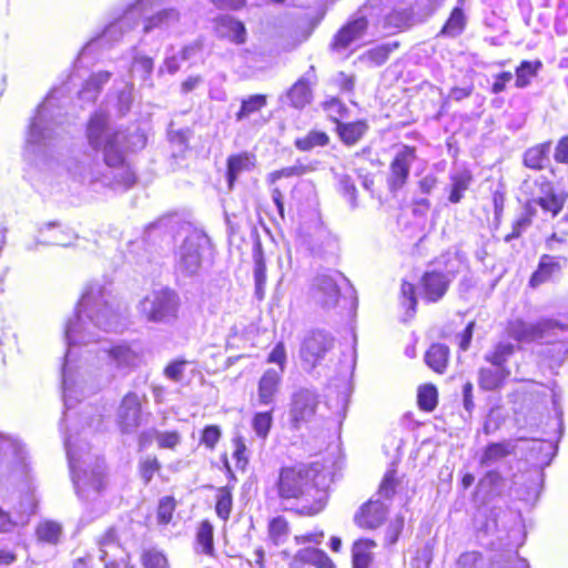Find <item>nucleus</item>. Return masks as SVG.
I'll return each instance as SVG.
<instances>
[{
  "instance_id": "nucleus-1",
  "label": "nucleus",
  "mask_w": 568,
  "mask_h": 568,
  "mask_svg": "<svg viewBox=\"0 0 568 568\" xmlns=\"http://www.w3.org/2000/svg\"><path fill=\"white\" fill-rule=\"evenodd\" d=\"M273 489L281 503L300 505L294 513L314 517L322 513L329 499V476L321 462H297L277 469Z\"/></svg>"
},
{
  "instance_id": "nucleus-2",
  "label": "nucleus",
  "mask_w": 568,
  "mask_h": 568,
  "mask_svg": "<svg viewBox=\"0 0 568 568\" xmlns=\"http://www.w3.org/2000/svg\"><path fill=\"white\" fill-rule=\"evenodd\" d=\"M453 278L439 270H426L419 277L417 286L403 280L400 283V301L406 311L415 314L417 311V287L420 298L427 304L440 302L448 293Z\"/></svg>"
},
{
  "instance_id": "nucleus-3",
  "label": "nucleus",
  "mask_w": 568,
  "mask_h": 568,
  "mask_svg": "<svg viewBox=\"0 0 568 568\" xmlns=\"http://www.w3.org/2000/svg\"><path fill=\"white\" fill-rule=\"evenodd\" d=\"M505 333L508 338L518 343H531L548 338V343H565L557 338L558 334H568V314L559 318H542L536 323H527L521 318L510 320L506 323Z\"/></svg>"
},
{
  "instance_id": "nucleus-4",
  "label": "nucleus",
  "mask_w": 568,
  "mask_h": 568,
  "mask_svg": "<svg viewBox=\"0 0 568 568\" xmlns=\"http://www.w3.org/2000/svg\"><path fill=\"white\" fill-rule=\"evenodd\" d=\"M142 305L143 314L149 322L168 323L178 318L181 300L173 288L162 287L146 295Z\"/></svg>"
},
{
  "instance_id": "nucleus-5",
  "label": "nucleus",
  "mask_w": 568,
  "mask_h": 568,
  "mask_svg": "<svg viewBox=\"0 0 568 568\" xmlns=\"http://www.w3.org/2000/svg\"><path fill=\"white\" fill-rule=\"evenodd\" d=\"M418 159L415 145L403 144L389 161L386 186L389 193L396 194L405 187L409 180L410 169Z\"/></svg>"
},
{
  "instance_id": "nucleus-6",
  "label": "nucleus",
  "mask_w": 568,
  "mask_h": 568,
  "mask_svg": "<svg viewBox=\"0 0 568 568\" xmlns=\"http://www.w3.org/2000/svg\"><path fill=\"white\" fill-rule=\"evenodd\" d=\"M389 514V506L381 498L372 496L364 501L353 515L354 525L364 531L381 528Z\"/></svg>"
},
{
  "instance_id": "nucleus-7",
  "label": "nucleus",
  "mask_w": 568,
  "mask_h": 568,
  "mask_svg": "<svg viewBox=\"0 0 568 568\" xmlns=\"http://www.w3.org/2000/svg\"><path fill=\"white\" fill-rule=\"evenodd\" d=\"M220 459L222 462V468L229 480V484L215 489L214 510L219 519H221L223 523H227L233 511V493L235 488L234 484L237 481V478L234 469L231 466L227 454H221Z\"/></svg>"
},
{
  "instance_id": "nucleus-8",
  "label": "nucleus",
  "mask_w": 568,
  "mask_h": 568,
  "mask_svg": "<svg viewBox=\"0 0 568 568\" xmlns=\"http://www.w3.org/2000/svg\"><path fill=\"white\" fill-rule=\"evenodd\" d=\"M344 276L337 271L320 274L314 278L312 293L321 306L333 307L338 304L342 296L339 286Z\"/></svg>"
},
{
  "instance_id": "nucleus-9",
  "label": "nucleus",
  "mask_w": 568,
  "mask_h": 568,
  "mask_svg": "<svg viewBox=\"0 0 568 568\" xmlns=\"http://www.w3.org/2000/svg\"><path fill=\"white\" fill-rule=\"evenodd\" d=\"M143 402L135 392H128L120 400L116 424L123 434L138 428L142 422Z\"/></svg>"
},
{
  "instance_id": "nucleus-10",
  "label": "nucleus",
  "mask_w": 568,
  "mask_h": 568,
  "mask_svg": "<svg viewBox=\"0 0 568 568\" xmlns=\"http://www.w3.org/2000/svg\"><path fill=\"white\" fill-rule=\"evenodd\" d=\"M318 400L316 395L307 390H298L292 396L290 409V424L294 429H300L310 423L317 409Z\"/></svg>"
},
{
  "instance_id": "nucleus-11",
  "label": "nucleus",
  "mask_w": 568,
  "mask_h": 568,
  "mask_svg": "<svg viewBox=\"0 0 568 568\" xmlns=\"http://www.w3.org/2000/svg\"><path fill=\"white\" fill-rule=\"evenodd\" d=\"M368 26V19L364 16L347 20L333 36L329 49L334 52L346 50L367 33Z\"/></svg>"
},
{
  "instance_id": "nucleus-12",
  "label": "nucleus",
  "mask_w": 568,
  "mask_h": 568,
  "mask_svg": "<svg viewBox=\"0 0 568 568\" xmlns=\"http://www.w3.org/2000/svg\"><path fill=\"white\" fill-rule=\"evenodd\" d=\"M334 339L322 331L311 332L303 341L301 356L304 361L316 365L333 348Z\"/></svg>"
},
{
  "instance_id": "nucleus-13",
  "label": "nucleus",
  "mask_w": 568,
  "mask_h": 568,
  "mask_svg": "<svg viewBox=\"0 0 568 568\" xmlns=\"http://www.w3.org/2000/svg\"><path fill=\"white\" fill-rule=\"evenodd\" d=\"M316 78L300 77L286 91L285 99L290 108L302 111L308 108L315 99L314 87Z\"/></svg>"
},
{
  "instance_id": "nucleus-14",
  "label": "nucleus",
  "mask_w": 568,
  "mask_h": 568,
  "mask_svg": "<svg viewBox=\"0 0 568 568\" xmlns=\"http://www.w3.org/2000/svg\"><path fill=\"white\" fill-rule=\"evenodd\" d=\"M377 541L367 536L355 538L349 547L351 568H374Z\"/></svg>"
},
{
  "instance_id": "nucleus-15",
  "label": "nucleus",
  "mask_w": 568,
  "mask_h": 568,
  "mask_svg": "<svg viewBox=\"0 0 568 568\" xmlns=\"http://www.w3.org/2000/svg\"><path fill=\"white\" fill-rule=\"evenodd\" d=\"M335 124V133L341 143L347 148L358 144L369 131V124L366 119H357L354 121H339L338 116L332 118Z\"/></svg>"
},
{
  "instance_id": "nucleus-16",
  "label": "nucleus",
  "mask_w": 568,
  "mask_h": 568,
  "mask_svg": "<svg viewBox=\"0 0 568 568\" xmlns=\"http://www.w3.org/2000/svg\"><path fill=\"white\" fill-rule=\"evenodd\" d=\"M283 375L280 371L267 368L257 381V403L261 406L273 405L281 393Z\"/></svg>"
},
{
  "instance_id": "nucleus-17",
  "label": "nucleus",
  "mask_w": 568,
  "mask_h": 568,
  "mask_svg": "<svg viewBox=\"0 0 568 568\" xmlns=\"http://www.w3.org/2000/svg\"><path fill=\"white\" fill-rule=\"evenodd\" d=\"M305 566L337 568L335 561L323 549L316 547L298 549L288 564V568H304Z\"/></svg>"
},
{
  "instance_id": "nucleus-18",
  "label": "nucleus",
  "mask_w": 568,
  "mask_h": 568,
  "mask_svg": "<svg viewBox=\"0 0 568 568\" xmlns=\"http://www.w3.org/2000/svg\"><path fill=\"white\" fill-rule=\"evenodd\" d=\"M567 261L565 256L542 254L537 268L529 278V285L535 288L550 281L555 275L560 273L561 268L567 264Z\"/></svg>"
},
{
  "instance_id": "nucleus-19",
  "label": "nucleus",
  "mask_w": 568,
  "mask_h": 568,
  "mask_svg": "<svg viewBox=\"0 0 568 568\" xmlns=\"http://www.w3.org/2000/svg\"><path fill=\"white\" fill-rule=\"evenodd\" d=\"M256 166V158L253 153L243 151L230 154L226 159L225 176L227 189L233 190L239 176L244 172H250Z\"/></svg>"
},
{
  "instance_id": "nucleus-20",
  "label": "nucleus",
  "mask_w": 568,
  "mask_h": 568,
  "mask_svg": "<svg viewBox=\"0 0 568 568\" xmlns=\"http://www.w3.org/2000/svg\"><path fill=\"white\" fill-rule=\"evenodd\" d=\"M511 375L510 368L481 366L478 369V386L486 392L501 389Z\"/></svg>"
},
{
  "instance_id": "nucleus-21",
  "label": "nucleus",
  "mask_w": 568,
  "mask_h": 568,
  "mask_svg": "<svg viewBox=\"0 0 568 568\" xmlns=\"http://www.w3.org/2000/svg\"><path fill=\"white\" fill-rule=\"evenodd\" d=\"M424 362L434 373L443 375L450 362V349L443 343H433L425 351Z\"/></svg>"
},
{
  "instance_id": "nucleus-22",
  "label": "nucleus",
  "mask_w": 568,
  "mask_h": 568,
  "mask_svg": "<svg viewBox=\"0 0 568 568\" xmlns=\"http://www.w3.org/2000/svg\"><path fill=\"white\" fill-rule=\"evenodd\" d=\"M551 141L529 146L523 154V164L534 171H542L549 164Z\"/></svg>"
},
{
  "instance_id": "nucleus-23",
  "label": "nucleus",
  "mask_w": 568,
  "mask_h": 568,
  "mask_svg": "<svg viewBox=\"0 0 568 568\" xmlns=\"http://www.w3.org/2000/svg\"><path fill=\"white\" fill-rule=\"evenodd\" d=\"M215 27L231 42L235 44L246 42V28L241 20L231 16H220L215 19Z\"/></svg>"
},
{
  "instance_id": "nucleus-24",
  "label": "nucleus",
  "mask_w": 568,
  "mask_h": 568,
  "mask_svg": "<svg viewBox=\"0 0 568 568\" xmlns=\"http://www.w3.org/2000/svg\"><path fill=\"white\" fill-rule=\"evenodd\" d=\"M542 62L539 59L536 60H521L514 71L515 88L523 90L528 88L534 80L538 77L542 69Z\"/></svg>"
},
{
  "instance_id": "nucleus-25",
  "label": "nucleus",
  "mask_w": 568,
  "mask_h": 568,
  "mask_svg": "<svg viewBox=\"0 0 568 568\" xmlns=\"http://www.w3.org/2000/svg\"><path fill=\"white\" fill-rule=\"evenodd\" d=\"M546 185L549 187L548 192L530 202H532L534 206H540V209L545 213L550 214L551 217H556L564 210L567 195L557 193L550 181H547Z\"/></svg>"
},
{
  "instance_id": "nucleus-26",
  "label": "nucleus",
  "mask_w": 568,
  "mask_h": 568,
  "mask_svg": "<svg viewBox=\"0 0 568 568\" xmlns=\"http://www.w3.org/2000/svg\"><path fill=\"white\" fill-rule=\"evenodd\" d=\"M537 215L536 206L532 202L527 201L523 206V212L511 222V230L504 236V241L509 243L519 239L532 224Z\"/></svg>"
},
{
  "instance_id": "nucleus-27",
  "label": "nucleus",
  "mask_w": 568,
  "mask_h": 568,
  "mask_svg": "<svg viewBox=\"0 0 568 568\" xmlns=\"http://www.w3.org/2000/svg\"><path fill=\"white\" fill-rule=\"evenodd\" d=\"M195 548L199 552L215 557L214 526L209 519H202L195 530Z\"/></svg>"
},
{
  "instance_id": "nucleus-28",
  "label": "nucleus",
  "mask_w": 568,
  "mask_h": 568,
  "mask_svg": "<svg viewBox=\"0 0 568 568\" xmlns=\"http://www.w3.org/2000/svg\"><path fill=\"white\" fill-rule=\"evenodd\" d=\"M77 490H91L100 494L106 488V476L103 471L98 469L85 470L74 479Z\"/></svg>"
},
{
  "instance_id": "nucleus-29",
  "label": "nucleus",
  "mask_w": 568,
  "mask_h": 568,
  "mask_svg": "<svg viewBox=\"0 0 568 568\" xmlns=\"http://www.w3.org/2000/svg\"><path fill=\"white\" fill-rule=\"evenodd\" d=\"M106 354L113 364L119 368H131L136 366L139 353L131 345L123 343L111 346Z\"/></svg>"
},
{
  "instance_id": "nucleus-30",
  "label": "nucleus",
  "mask_w": 568,
  "mask_h": 568,
  "mask_svg": "<svg viewBox=\"0 0 568 568\" xmlns=\"http://www.w3.org/2000/svg\"><path fill=\"white\" fill-rule=\"evenodd\" d=\"M515 450L516 445L510 440L489 443L484 448L479 463L483 466L490 465L510 456Z\"/></svg>"
},
{
  "instance_id": "nucleus-31",
  "label": "nucleus",
  "mask_w": 568,
  "mask_h": 568,
  "mask_svg": "<svg viewBox=\"0 0 568 568\" xmlns=\"http://www.w3.org/2000/svg\"><path fill=\"white\" fill-rule=\"evenodd\" d=\"M180 20V13L174 8H166L154 12L143 21V32L149 33L155 29H162Z\"/></svg>"
},
{
  "instance_id": "nucleus-32",
  "label": "nucleus",
  "mask_w": 568,
  "mask_h": 568,
  "mask_svg": "<svg viewBox=\"0 0 568 568\" xmlns=\"http://www.w3.org/2000/svg\"><path fill=\"white\" fill-rule=\"evenodd\" d=\"M516 346L509 342H498L484 355V361L496 367L508 368L507 363L515 354Z\"/></svg>"
},
{
  "instance_id": "nucleus-33",
  "label": "nucleus",
  "mask_w": 568,
  "mask_h": 568,
  "mask_svg": "<svg viewBox=\"0 0 568 568\" xmlns=\"http://www.w3.org/2000/svg\"><path fill=\"white\" fill-rule=\"evenodd\" d=\"M162 463L155 455H148L138 462V476L143 486H149L162 473Z\"/></svg>"
},
{
  "instance_id": "nucleus-34",
  "label": "nucleus",
  "mask_w": 568,
  "mask_h": 568,
  "mask_svg": "<svg viewBox=\"0 0 568 568\" xmlns=\"http://www.w3.org/2000/svg\"><path fill=\"white\" fill-rule=\"evenodd\" d=\"M119 143V132L110 134L104 142L103 160L110 168H119L125 163V156Z\"/></svg>"
},
{
  "instance_id": "nucleus-35",
  "label": "nucleus",
  "mask_w": 568,
  "mask_h": 568,
  "mask_svg": "<svg viewBox=\"0 0 568 568\" xmlns=\"http://www.w3.org/2000/svg\"><path fill=\"white\" fill-rule=\"evenodd\" d=\"M62 532V525L53 520L39 523L34 531L38 542L53 546L60 542Z\"/></svg>"
},
{
  "instance_id": "nucleus-36",
  "label": "nucleus",
  "mask_w": 568,
  "mask_h": 568,
  "mask_svg": "<svg viewBox=\"0 0 568 568\" xmlns=\"http://www.w3.org/2000/svg\"><path fill=\"white\" fill-rule=\"evenodd\" d=\"M331 138L322 130H311L304 136L294 140V146L301 152H308L314 148H325L329 144Z\"/></svg>"
},
{
  "instance_id": "nucleus-37",
  "label": "nucleus",
  "mask_w": 568,
  "mask_h": 568,
  "mask_svg": "<svg viewBox=\"0 0 568 568\" xmlns=\"http://www.w3.org/2000/svg\"><path fill=\"white\" fill-rule=\"evenodd\" d=\"M471 182L473 174L467 170L452 174L448 201L454 204L459 203Z\"/></svg>"
},
{
  "instance_id": "nucleus-38",
  "label": "nucleus",
  "mask_w": 568,
  "mask_h": 568,
  "mask_svg": "<svg viewBox=\"0 0 568 568\" xmlns=\"http://www.w3.org/2000/svg\"><path fill=\"white\" fill-rule=\"evenodd\" d=\"M267 105V95L263 93L252 94L241 100V105L235 113V119L242 121L258 113Z\"/></svg>"
},
{
  "instance_id": "nucleus-39",
  "label": "nucleus",
  "mask_w": 568,
  "mask_h": 568,
  "mask_svg": "<svg viewBox=\"0 0 568 568\" xmlns=\"http://www.w3.org/2000/svg\"><path fill=\"white\" fill-rule=\"evenodd\" d=\"M466 23L467 21L463 8L455 7L450 11L449 17L447 18L445 23L443 24L439 31V36L450 38L457 37L465 30Z\"/></svg>"
},
{
  "instance_id": "nucleus-40",
  "label": "nucleus",
  "mask_w": 568,
  "mask_h": 568,
  "mask_svg": "<svg viewBox=\"0 0 568 568\" xmlns=\"http://www.w3.org/2000/svg\"><path fill=\"white\" fill-rule=\"evenodd\" d=\"M398 47V42L378 44L366 50L362 54L361 59L366 61L369 65L381 67L387 62L390 53Z\"/></svg>"
},
{
  "instance_id": "nucleus-41",
  "label": "nucleus",
  "mask_w": 568,
  "mask_h": 568,
  "mask_svg": "<svg viewBox=\"0 0 568 568\" xmlns=\"http://www.w3.org/2000/svg\"><path fill=\"white\" fill-rule=\"evenodd\" d=\"M438 405V389L432 383H425L417 388V406L419 410L432 413Z\"/></svg>"
},
{
  "instance_id": "nucleus-42",
  "label": "nucleus",
  "mask_w": 568,
  "mask_h": 568,
  "mask_svg": "<svg viewBox=\"0 0 568 568\" xmlns=\"http://www.w3.org/2000/svg\"><path fill=\"white\" fill-rule=\"evenodd\" d=\"M178 507V500L172 495H165L158 500L155 509L156 523L160 526L170 525L173 519Z\"/></svg>"
},
{
  "instance_id": "nucleus-43",
  "label": "nucleus",
  "mask_w": 568,
  "mask_h": 568,
  "mask_svg": "<svg viewBox=\"0 0 568 568\" xmlns=\"http://www.w3.org/2000/svg\"><path fill=\"white\" fill-rule=\"evenodd\" d=\"M414 21V11L412 8L393 9L385 17V26L397 29L398 31L407 30Z\"/></svg>"
},
{
  "instance_id": "nucleus-44",
  "label": "nucleus",
  "mask_w": 568,
  "mask_h": 568,
  "mask_svg": "<svg viewBox=\"0 0 568 568\" xmlns=\"http://www.w3.org/2000/svg\"><path fill=\"white\" fill-rule=\"evenodd\" d=\"M399 485V479L397 476L396 468H389L384 474L376 494L374 495L376 498L392 500L396 495L397 487Z\"/></svg>"
},
{
  "instance_id": "nucleus-45",
  "label": "nucleus",
  "mask_w": 568,
  "mask_h": 568,
  "mask_svg": "<svg viewBox=\"0 0 568 568\" xmlns=\"http://www.w3.org/2000/svg\"><path fill=\"white\" fill-rule=\"evenodd\" d=\"M231 444L233 447L232 458L235 462V468L245 471L250 463L245 437L241 434H236L231 438Z\"/></svg>"
},
{
  "instance_id": "nucleus-46",
  "label": "nucleus",
  "mask_w": 568,
  "mask_h": 568,
  "mask_svg": "<svg viewBox=\"0 0 568 568\" xmlns=\"http://www.w3.org/2000/svg\"><path fill=\"white\" fill-rule=\"evenodd\" d=\"M108 125V115L104 112H94L88 121V139L94 149H98L97 142L101 133Z\"/></svg>"
},
{
  "instance_id": "nucleus-47",
  "label": "nucleus",
  "mask_w": 568,
  "mask_h": 568,
  "mask_svg": "<svg viewBox=\"0 0 568 568\" xmlns=\"http://www.w3.org/2000/svg\"><path fill=\"white\" fill-rule=\"evenodd\" d=\"M251 425L258 438L266 439L273 426V410L253 414Z\"/></svg>"
},
{
  "instance_id": "nucleus-48",
  "label": "nucleus",
  "mask_w": 568,
  "mask_h": 568,
  "mask_svg": "<svg viewBox=\"0 0 568 568\" xmlns=\"http://www.w3.org/2000/svg\"><path fill=\"white\" fill-rule=\"evenodd\" d=\"M221 438L222 429L219 425H205L200 432L199 445L203 446L206 450L213 452L217 447Z\"/></svg>"
},
{
  "instance_id": "nucleus-49",
  "label": "nucleus",
  "mask_w": 568,
  "mask_h": 568,
  "mask_svg": "<svg viewBox=\"0 0 568 568\" xmlns=\"http://www.w3.org/2000/svg\"><path fill=\"white\" fill-rule=\"evenodd\" d=\"M321 109L326 113L328 120L332 122V118L338 116L339 121L347 118L348 108L337 97H328L321 102Z\"/></svg>"
},
{
  "instance_id": "nucleus-50",
  "label": "nucleus",
  "mask_w": 568,
  "mask_h": 568,
  "mask_svg": "<svg viewBox=\"0 0 568 568\" xmlns=\"http://www.w3.org/2000/svg\"><path fill=\"white\" fill-rule=\"evenodd\" d=\"M254 281L255 295L258 300H263L264 286L266 283V264L262 252L254 255Z\"/></svg>"
},
{
  "instance_id": "nucleus-51",
  "label": "nucleus",
  "mask_w": 568,
  "mask_h": 568,
  "mask_svg": "<svg viewBox=\"0 0 568 568\" xmlns=\"http://www.w3.org/2000/svg\"><path fill=\"white\" fill-rule=\"evenodd\" d=\"M154 438L159 449L176 450L182 443V435L178 429L155 432Z\"/></svg>"
},
{
  "instance_id": "nucleus-52",
  "label": "nucleus",
  "mask_w": 568,
  "mask_h": 568,
  "mask_svg": "<svg viewBox=\"0 0 568 568\" xmlns=\"http://www.w3.org/2000/svg\"><path fill=\"white\" fill-rule=\"evenodd\" d=\"M140 560L143 568H170L166 556L156 548L145 549L141 554Z\"/></svg>"
},
{
  "instance_id": "nucleus-53",
  "label": "nucleus",
  "mask_w": 568,
  "mask_h": 568,
  "mask_svg": "<svg viewBox=\"0 0 568 568\" xmlns=\"http://www.w3.org/2000/svg\"><path fill=\"white\" fill-rule=\"evenodd\" d=\"M268 537L274 544H280L290 532V524L284 516H276L268 521Z\"/></svg>"
},
{
  "instance_id": "nucleus-54",
  "label": "nucleus",
  "mask_w": 568,
  "mask_h": 568,
  "mask_svg": "<svg viewBox=\"0 0 568 568\" xmlns=\"http://www.w3.org/2000/svg\"><path fill=\"white\" fill-rule=\"evenodd\" d=\"M405 526V519L402 515H397L392 519L384 531V546L392 547L400 538Z\"/></svg>"
},
{
  "instance_id": "nucleus-55",
  "label": "nucleus",
  "mask_w": 568,
  "mask_h": 568,
  "mask_svg": "<svg viewBox=\"0 0 568 568\" xmlns=\"http://www.w3.org/2000/svg\"><path fill=\"white\" fill-rule=\"evenodd\" d=\"M119 169L121 171L113 175V184L124 190L132 187L138 181L134 170L126 162Z\"/></svg>"
},
{
  "instance_id": "nucleus-56",
  "label": "nucleus",
  "mask_w": 568,
  "mask_h": 568,
  "mask_svg": "<svg viewBox=\"0 0 568 568\" xmlns=\"http://www.w3.org/2000/svg\"><path fill=\"white\" fill-rule=\"evenodd\" d=\"M306 172H307V166L302 165V164L285 166V168H282V169L271 172L267 175V182L270 184H274L283 178L301 176V175L305 174Z\"/></svg>"
},
{
  "instance_id": "nucleus-57",
  "label": "nucleus",
  "mask_w": 568,
  "mask_h": 568,
  "mask_svg": "<svg viewBox=\"0 0 568 568\" xmlns=\"http://www.w3.org/2000/svg\"><path fill=\"white\" fill-rule=\"evenodd\" d=\"M514 79V73L510 71H500L493 75V83L490 92L493 94H500L507 90L508 84Z\"/></svg>"
},
{
  "instance_id": "nucleus-58",
  "label": "nucleus",
  "mask_w": 568,
  "mask_h": 568,
  "mask_svg": "<svg viewBox=\"0 0 568 568\" xmlns=\"http://www.w3.org/2000/svg\"><path fill=\"white\" fill-rule=\"evenodd\" d=\"M97 545L99 548H106L109 546L120 542L118 528L114 526L108 527L98 538Z\"/></svg>"
},
{
  "instance_id": "nucleus-59",
  "label": "nucleus",
  "mask_w": 568,
  "mask_h": 568,
  "mask_svg": "<svg viewBox=\"0 0 568 568\" xmlns=\"http://www.w3.org/2000/svg\"><path fill=\"white\" fill-rule=\"evenodd\" d=\"M356 78L353 73L339 71L336 75L335 84L341 92L352 93L355 89Z\"/></svg>"
},
{
  "instance_id": "nucleus-60",
  "label": "nucleus",
  "mask_w": 568,
  "mask_h": 568,
  "mask_svg": "<svg viewBox=\"0 0 568 568\" xmlns=\"http://www.w3.org/2000/svg\"><path fill=\"white\" fill-rule=\"evenodd\" d=\"M474 328L475 322L470 321L466 324L464 329L456 336V342L459 351L465 352L469 348L473 339Z\"/></svg>"
},
{
  "instance_id": "nucleus-61",
  "label": "nucleus",
  "mask_w": 568,
  "mask_h": 568,
  "mask_svg": "<svg viewBox=\"0 0 568 568\" xmlns=\"http://www.w3.org/2000/svg\"><path fill=\"white\" fill-rule=\"evenodd\" d=\"M267 363L277 364L280 372L283 374L284 366L286 363L285 346L282 342L277 343L267 356Z\"/></svg>"
},
{
  "instance_id": "nucleus-62",
  "label": "nucleus",
  "mask_w": 568,
  "mask_h": 568,
  "mask_svg": "<svg viewBox=\"0 0 568 568\" xmlns=\"http://www.w3.org/2000/svg\"><path fill=\"white\" fill-rule=\"evenodd\" d=\"M111 78L109 71H100L91 74L85 81V90L99 91L103 84H105Z\"/></svg>"
},
{
  "instance_id": "nucleus-63",
  "label": "nucleus",
  "mask_w": 568,
  "mask_h": 568,
  "mask_svg": "<svg viewBox=\"0 0 568 568\" xmlns=\"http://www.w3.org/2000/svg\"><path fill=\"white\" fill-rule=\"evenodd\" d=\"M554 160L559 164L568 165V134L562 135L556 143Z\"/></svg>"
},
{
  "instance_id": "nucleus-64",
  "label": "nucleus",
  "mask_w": 568,
  "mask_h": 568,
  "mask_svg": "<svg viewBox=\"0 0 568 568\" xmlns=\"http://www.w3.org/2000/svg\"><path fill=\"white\" fill-rule=\"evenodd\" d=\"M186 364L185 361H173L164 367V375L166 378L173 382H180L182 378L183 367Z\"/></svg>"
}]
</instances>
